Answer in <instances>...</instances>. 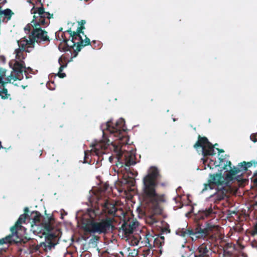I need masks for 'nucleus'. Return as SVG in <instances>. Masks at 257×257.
<instances>
[{
	"instance_id": "nucleus-49",
	"label": "nucleus",
	"mask_w": 257,
	"mask_h": 257,
	"mask_svg": "<svg viewBox=\"0 0 257 257\" xmlns=\"http://www.w3.org/2000/svg\"><path fill=\"white\" fill-rule=\"evenodd\" d=\"M53 237H54V235H52V234H50V235H49V238L50 239L53 238Z\"/></svg>"
},
{
	"instance_id": "nucleus-57",
	"label": "nucleus",
	"mask_w": 257,
	"mask_h": 257,
	"mask_svg": "<svg viewBox=\"0 0 257 257\" xmlns=\"http://www.w3.org/2000/svg\"><path fill=\"white\" fill-rule=\"evenodd\" d=\"M256 164H257V161L256 162Z\"/></svg>"
},
{
	"instance_id": "nucleus-37",
	"label": "nucleus",
	"mask_w": 257,
	"mask_h": 257,
	"mask_svg": "<svg viewBox=\"0 0 257 257\" xmlns=\"http://www.w3.org/2000/svg\"><path fill=\"white\" fill-rule=\"evenodd\" d=\"M47 87L50 90H54L55 88V84L53 82H49L47 84Z\"/></svg>"
},
{
	"instance_id": "nucleus-12",
	"label": "nucleus",
	"mask_w": 257,
	"mask_h": 257,
	"mask_svg": "<svg viewBox=\"0 0 257 257\" xmlns=\"http://www.w3.org/2000/svg\"><path fill=\"white\" fill-rule=\"evenodd\" d=\"M146 243L150 247L160 248L164 243V237L158 235L156 237L150 233H147L145 237Z\"/></svg>"
},
{
	"instance_id": "nucleus-52",
	"label": "nucleus",
	"mask_w": 257,
	"mask_h": 257,
	"mask_svg": "<svg viewBox=\"0 0 257 257\" xmlns=\"http://www.w3.org/2000/svg\"><path fill=\"white\" fill-rule=\"evenodd\" d=\"M130 173L131 174H132V175L133 176H135V173H134L132 172L131 171H130Z\"/></svg>"
},
{
	"instance_id": "nucleus-46",
	"label": "nucleus",
	"mask_w": 257,
	"mask_h": 257,
	"mask_svg": "<svg viewBox=\"0 0 257 257\" xmlns=\"http://www.w3.org/2000/svg\"><path fill=\"white\" fill-rule=\"evenodd\" d=\"M216 150L218 151V153L219 154L221 153H223L224 152L223 149H220L216 148Z\"/></svg>"
},
{
	"instance_id": "nucleus-13",
	"label": "nucleus",
	"mask_w": 257,
	"mask_h": 257,
	"mask_svg": "<svg viewBox=\"0 0 257 257\" xmlns=\"http://www.w3.org/2000/svg\"><path fill=\"white\" fill-rule=\"evenodd\" d=\"M229 188L227 186H217V191L213 195L210 196V198L215 203H218L221 200L227 197V194Z\"/></svg>"
},
{
	"instance_id": "nucleus-16",
	"label": "nucleus",
	"mask_w": 257,
	"mask_h": 257,
	"mask_svg": "<svg viewBox=\"0 0 257 257\" xmlns=\"http://www.w3.org/2000/svg\"><path fill=\"white\" fill-rule=\"evenodd\" d=\"M239 173V170L237 169V167H233V168L230 169L227 173L225 175L224 179L225 184H227L233 180H236L238 182H241L242 178L241 176H235Z\"/></svg>"
},
{
	"instance_id": "nucleus-54",
	"label": "nucleus",
	"mask_w": 257,
	"mask_h": 257,
	"mask_svg": "<svg viewBox=\"0 0 257 257\" xmlns=\"http://www.w3.org/2000/svg\"><path fill=\"white\" fill-rule=\"evenodd\" d=\"M219 160L220 161V162H223V159H222V158H219Z\"/></svg>"
},
{
	"instance_id": "nucleus-56",
	"label": "nucleus",
	"mask_w": 257,
	"mask_h": 257,
	"mask_svg": "<svg viewBox=\"0 0 257 257\" xmlns=\"http://www.w3.org/2000/svg\"><path fill=\"white\" fill-rule=\"evenodd\" d=\"M254 174H257V171L254 173Z\"/></svg>"
},
{
	"instance_id": "nucleus-15",
	"label": "nucleus",
	"mask_w": 257,
	"mask_h": 257,
	"mask_svg": "<svg viewBox=\"0 0 257 257\" xmlns=\"http://www.w3.org/2000/svg\"><path fill=\"white\" fill-rule=\"evenodd\" d=\"M211 254V245L203 243L197 248L195 257H210Z\"/></svg>"
},
{
	"instance_id": "nucleus-14",
	"label": "nucleus",
	"mask_w": 257,
	"mask_h": 257,
	"mask_svg": "<svg viewBox=\"0 0 257 257\" xmlns=\"http://www.w3.org/2000/svg\"><path fill=\"white\" fill-rule=\"evenodd\" d=\"M109 143L101 141L94 145L93 149L91 150L90 153L98 157L106 153V150Z\"/></svg>"
},
{
	"instance_id": "nucleus-22",
	"label": "nucleus",
	"mask_w": 257,
	"mask_h": 257,
	"mask_svg": "<svg viewBox=\"0 0 257 257\" xmlns=\"http://www.w3.org/2000/svg\"><path fill=\"white\" fill-rule=\"evenodd\" d=\"M124 164L126 166H130L134 165L136 164V156L130 152H126L124 154Z\"/></svg>"
},
{
	"instance_id": "nucleus-30",
	"label": "nucleus",
	"mask_w": 257,
	"mask_h": 257,
	"mask_svg": "<svg viewBox=\"0 0 257 257\" xmlns=\"http://www.w3.org/2000/svg\"><path fill=\"white\" fill-rule=\"evenodd\" d=\"M237 169L239 170V172L241 171L245 172L247 170V167L245 165H244L243 162L239 163L237 165Z\"/></svg>"
},
{
	"instance_id": "nucleus-42",
	"label": "nucleus",
	"mask_w": 257,
	"mask_h": 257,
	"mask_svg": "<svg viewBox=\"0 0 257 257\" xmlns=\"http://www.w3.org/2000/svg\"><path fill=\"white\" fill-rule=\"evenodd\" d=\"M57 75L61 78H63L65 77H66V74L65 73H62V71H59V72Z\"/></svg>"
},
{
	"instance_id": "nucleus-43",
	"label": "nucleus",
	"mask_w": 257,
	"mask_h": 257,
	"mask_svg": "<svg viewBox=\"0 0 257 257\" xmlns=\"http://www.w3.org/2000/svg\"><path fill=\"white\" fill-rule=\"evenodd\" d=\"M88 153L86 152H85V155H84V163H88Z\"/></svg>"
},
{
	"instance_id": "nucleus-31",
	"label": "nucleus",
	"mask_w": 257,
	"mask_h": 257,
	"mask_svg": "<svg viewBox=\"0 0 257 257\" xmlns=\"http://www.w3.org/2000/svg\"><path fill=\"white\" fill-rule=\"evenodd\" d=\"M128 225H130L131 227H132L133 229L134 230L138 225V222L135 221L134 219L128 220L126 221Z\"/></svg>"
},
{
	"instance_id": "nucleus-34",
	"label": "nucleus",
	"mask_w": 257,
	"mask_h": 257,
	"mask_svg": "<svg viewBox=\"0 0 257 257\" xmlns=\"http://www.w3.org/2000/svg\"><path fill=\"white\" fill-rule=\"evenodd\" d=\"M249 139L254 143L257 142V132L251 134L250 135Z\"/></svg>"
},
{
	"instance_id": "nucleus-4",
	"label": "nucleus",
	"mask_w": 257,
	"mask_h": 257,
	"mask_svg": "<svg viewBox=\"0 0 257 257\" xmlns=\"http://www.w3.org/2000/svg\"><path fill=\"white\" fill-rule=\"evenodd\" d=\"M81 227L86 232L99 234L107 233L114 228L112 224V219L109 217L103 219L99 222L95 221L92 217L89 218H83Z\"/></svg>"
},
{
	"instance_id": "nucleus-38",
	"label": "nucleus",
	"mask_w": 257,
	"mask_h": 257,
	"mask_svg": "<svg viewBox=\"0 0 257 257\" xmlns=\"http://www.w3.org/2000/svg\"><path fill=\"white\" fill-rule=\"evenodd\" d=\"M138 254V251L136 250L135 249H134L133 251L129 253V254L127 257H135V256L137 255Z\"/></svg>"
},
{
	"instance_id": "nucleus-28",
	"label": "nucleus",
	"mask_w": 257,
	"mask_h": 257,
	"mask_svg": "<svg viewBox=\"0 0 257 257\" xmlns=\"http://www.w3.org/2000/svg\"><path fill=\"white\" fill-rule=\"evenodd\" d=\"M1 14H4L8 19L10 20L12 15L13 14V13L10 9H7L3 11H1L0 15Z\"/></svg>"
},
{
	"instance_id": "nucleus-7",
	"label": "nucleus",
	"mask_w": 257,
	"mask_h": 257,
	"mask_svg": "<svg viewBox=\"0 0 257 257\" xmlns=\"http://www.w3.org/2000/svg\"><path fill=\"white\" fill-rule=\"evenodd\" d=\"M125 121L123 118L119 119L113 125L112 121L110 120L106 123L101 124V128L103 133V137L109 134L110 137L113 135L117 139L121 140L123 137L122 134L125 131Z\"/></svg>"
},
{
	"instance_id": "nucleus-23",
	"label": "nucleus",
	"mask_w": 257,
	"mask_h": 257,
	"mask_svg": "<svg viewBox=\"0 0 257 257\" xmlns=\"http://www.w3.org/2000/svg\"><path fill=\"white\" fill-rule=\"evenodd\" d=\"M54 220L53 217L47 216L43 218L42 224L44 229L47 231H50L53 229V226L51 224V221Z\"/></svg>"
},
{
	"instance_id": "nucleus-51",
	"label": "nucleus",
	"mask_w": 257,
	"mask_h": 257,
	"mask_svg": "<svg viewBox=\"0 0 257 257\" xmlns=\"http://www.w3.org/2000/svg\"><path fill=\"white\" fill-rule=\"evenodd\" d=\"M92 43L93 45H96V43H97V42L96 41H93L92 42Z\"/></svg>"
},
{
	"instance_id": "nucleus-5",
	"label": "nucleus",
	"mask_w": 257,
	"mask_h": 257,
	"mask_svg": "<svg viewBox=\"0 0 257 257\" xmlns=\"http://www.w3.org/2000/svg\"><path fill=\"white\" fill-rule=\"evenodd\" d=\"M84 29H85L84 26H80L76 31H72L71 28L66 30L70 35L69 37L71 39V42L74 43L72 44V46L76 45L74 52L72 53V58L76 57L83 47L91 44L90 39L84 35L83 31Z\"/></svg>"
},
{
	"instance_id": "nucleus-55",
	"label": "nucleus",
	"mask_w": 257,
	"mask_h": 257,
	"mask_svg": "<svg viewBox=\"0 0 257 257\" xmlns=\"http://www.w3.org/2000/svg\"><path fill=\"white\" fill-rule=\"evenodd\" d=\"M109 159L110 161H111V159H111V157H110Z\"/></svg>"
},
{
	"instance_id": "nucleus-17",
	"label": "nucleus",
	"mask_w": 257,
	"mask_h": 257,
	"mask_svg": "<svg viewBox=\"0 0 257 257\" xmlns=\"http://www.w3.org/2000/svg\"><path fill=\"white\" fill-rule=\"evenodd\" d=\"M101 206L102 212L109 215L114 216L117 210L115 204L108 200H106Z\"/></svg>"
},
{
	"instance_id": "nucleus-41",
	"label": "nucleus",
	"mask_w": 257,
	"mask_h": 257,
	"mask_svg": "<svg viewBox=\"0 0 257 257\" xmlns=\"http://www.w3.org/2000/svg\"><path fill=\"white\" fill-rule=\"evenodd\" d=\"M150 250L147 249L146 250H144L142 254H140V257H146L150 252Z\"/></svg>"
},
{
	"instance_id": "nucleus-8",
	"label": "nucleus",
	"mask_w": 257,
	"mask_h": 257,
	"mask_svg": "<svg viewBox=\"0 0 257 257\" xmlns=\"http://www.w3.org/2000/svg\"><path fill=\"white\" fill-rule=\"evenodd\" d=\"M217 144L213 145L205 137L198 136V140L193 145V147L197 150L198 148H201L202 154L204 157L213 156L215 154L214 151L215 146H217Z\"/></svg>"
},
{
	"instance_id": "nucleus-6",
	"label": "nucleus",
	"mask_w": 257,
	"mask_h": 257,
	"mask_svg": "<svg viewBox=\"0 0 257 257\" xmlns=\"http://www.w3.org/2000/svg\"><path fill=\"white\" fill-rule=\"evenodd\" d=\"M24 65V62L21 63L16 62L11 75L7 77L5 81L2 80L3 84L0 83V85L3 87L2 90H0V96L2 99H8L10 96V94L8 93L7 89L5 87V84L6 83H11L12 80L13 81H15L17 80H21L23 78V71L25 68ZM3 78H4V77ZM3 79V78H2V80Z\"/></svg>"
},
{
	"instance_id": "nucleus-19",
	"label": "nucleus",
	"mask_w": 257,
	"mask_h": 257,
	"mask_svg": "<svg viewBox=\"0 0 257 257\" xmlns=\"http://www.w3.org/2000/svg\"><path fill=\"white\" fill-rule=\"evenodd\" d=\"M27 216L28 214L26 213L21 214L15 224L11 228V232L18 234V230L22 227V224L25 222Z\"/></svg>"
},
{
	"instance_id": "nucleus-24",
	"label": "nucleus",
	"mask_w": 257,
	"mask_h": 257,
	"mask_svg": "<svg viewBox=\"0 0 257 257\" xmlns=\"http://www.w3.org/2000/svg\"><path fill=\"white\" fill-rule=\"evenodd\" d=\"M120 230H121L126 236L130 235L131 234L133 233L134 231L132 227L128 225L127 222L125 221H124L121 225Z\"/></svg>"
},
{
	"instance_id": "nucleus-48",
	"label": "nucleus",
	"mask_w": 257,
	"mask_h": 257,
	"mask_svg": "<svg viewBox=\"0 0 257 257\" xmlns=\"http://www.w3.org/2000/svg\"><path fill=\"white\" fill-rule=\"evenodd\" d=\"M62 30H63V28H61L59 29V31L58 32H57L56 33H59V34H60L61 33L60 32L62 31Z\"/></svg>"
},
{
	"instance_id": "nucleus-50",
	"label": "nucleus",
	"mask_w": 257,
	"mask_h": 257,
	"mask_svg": "<svg viewBox=\"0 0 257 257\" xmlns=\"http://www.w3.org/2000/svg\"><path fill=\"white\" fill-rule=\"evenodd\" d=\"M1 148L3 149L4 147L2 146L1 142L0 141V149H1ZM4 149H6V148H4Z\"/></svg>"
},
{
	"instance_id": "nucleus-3",
	"label": "nucleus",
	"mask_w": 257,
	"mask_h": 257,
	"mask_svg": "<svg viewBox=\"0 0 257 257\" xmlns=\"http://www.w3.org/2000/svg\"><path fill=\"white\" fill-rule=\"evenodd\" d=\"M219 226L212 224L210 222H206L205 225L198 226L194 229L190 228H178L176 230V234L184 238L190 237L192 240L202 239L213 240L214 238L215 232L218 230Z\"/></svg>"
},
{
	"instance_id": "nucleus-18",
	"label": "nucleus",
	"mask_w": 257,
	"mask_h": 257,
	"mask_svg": "<svg viewBox=\"0 0 257 257\" xmlns=\"http://www.w3.org/2000/svg\"><path fill=\"white\" fill-rule=\"evenodd\" d=\"M30 39L28 40L26 38H23L20 40L18 41V44L19 46V49L25 51L27 52H30L31 51L29 50L30 48H33L35 46L34 44H31Z\"/></svg>"
},
{
	"instance_id": "nucleus-35",
	"label": "nucleus",
	"mask_w": 257,
	"mask_h": 257,
	"mask_svg": "<svg viewBox=\"0 0 257 257\" xmlns=\"http://www.w3.org/2000/svg\"><path fill=\"white\" fill-rule=\"evenodd\" d=\"M6 70L0 68V83H2L3 84V82L2 81V78L3 77L6 76Z\"/></svg>"
},
{
	"instance_id": "nucleus-47",
	"label": "nucleus",
	"mask_w": 257,
	"mask_h": 257,
	"mask_svg": "<svg viewBox=\"0 0 257 257\" xmlns=\"http://www.w3.org/2000/svg\"><path fill=\"white\" fill-rule=\"evenodd\" d=\"M29 208L28 207H26L25 209H24V212L25 213H26L27 214V213L29 212Z\"/></svg>"
},
{
	"instance_id": "nucleus-20",
	"label": "nucleus",
	"mask_w": 257,
	"mask_h": 257,
	"mask_svg": "<svg viewBox=\"0 0 257 257\" xmlns=\"http://www.w3.org/2000/svg\"><path fill=\"white\" fill-rule=\"evenodd\" d=\"M216 214V212L214 211L210 206L207 209L200 211L198 215V218L199 219H205L208 217H212Z\"/></svg>"
},
{
	"instance_id": "nucleus-39",
	"label": "nucleus",
	"mask_w": 257,
	"mask_h": 257,
	"mask_svg": "<svg viewBox=\"0 0 257 257\" xmlns=\"http://www.w3.org/2000/svg\"><path fill=\"white\" fill-rule=\"evenodd\" d=\"M46 248L49 247L50 249L52 247H54L55 246V243H54L52 241L50 240L47 242V243H46Z\"/></svg>"
},
{
	"instance_id": "nucleus-27",
	"label": "nucleus",
	"mask_w": 257,
	"mask_h": 257,
	"mask_svg": "<svg viewBox=\"0 0 257 257\" xmlns=\"http://www.w3.org/2000/svg\"><path fill=\"white\" fill-rule=\"evenodd\" d=\"M66 58L65 57L61 56L59 58L58 62L60 65L59 67V71H62L65 67L67 66V63H66Z\"/></svg>"
},
{
	"instance_id": "nucleus-25",
	"label": "nucleus",
	"mask_w": 257,
	"mask_h": 257,
	"mask_svg": "<svg viewBox=\"0 0 257 257\" xmlns=\"http://www.w3.org/2000/svg\"><path fill=\"white\" fill-rule=\"evenodd\" d=\"M122 183L128 184L131 186H134L135 185L136 181L133 176H130L128 174H124Z\"/></svg>"
},
{
	"instance_id": "nucleus-58",
	"label": "nucleus",
	"mask_w": 257,
	"mask_h": 257,
	"mask_svg": "<svg viewBox=\"0 0 257 257\" xmlns=\"http://www.w3.org/2000/svg\"><path fill=\"white\" fill-rule=\"evenodd\" d=\"M2 257H3V256Z\"/></svg>"
},
{
	"instance_id": "nucleus-29",
	"label": "nucleus",
	"mask_w": 257,
	"mask_h": 257,
	"mask_svg": "<svg viewBox=\"0 0 257 257\" xmlns=\"http://www.w3.org/2000/svg\"><path fill=\"white\" fill-rule=\"evenodd\" d=\"M24 51H23V50L19 48L16 49L15 53L16 58L19 60L24 59V57L23 56V52Z\"/></svg>"
},
{
	"instance_id": "nucleus-32",
	"label": "nucleus",
	"mask_w": 257,
	"mask_h": 257,
	"mask_svg": "<svg viewBox=\"0 0 257 257\" xmlns=\"http://www.w3.org/2000/svg\"><path fill=\"white\" fill-rule=\"evenodd\" d=\"M243 163L244 164V165H246L247 169H248V168L251 167L253 165H255V164H256V161H251L250 162H247L245 161H243Z\"/></svg>"
},
{
	"instance_id": "nucleus-36",
	"label": "nucleus",
	"mask_w": 257,
	"mask_h": 257,
	"mask_svg": "<svg viewBox=\"0 0 257 257\" xmlns=\"http://www.w3.org/2000/svg\"><path fill=\"white\" fill-rule=\"evenodd\" d=\"M114 151L116 152H118V155L119 156V158H122L123 157V154L122 153L121 150L119 149L117 147H114Z\"/></svg>"
},
{
	"instance_id": "nucleus-40",
	"label": "nucleus",
	"mask_w": 257,
	"mask_h": 257,
	"mask_svg": "<svg viewBox=\"0 0 257 257\" xmlns=\"http://www.w3.org/2000/svg\"><path fill=\"white\" fill-rule=\"evenodd\" d=\"M227 166H228V167L230 168V169L232 168L231 167V162L230 161H227V162H226V164H225V165H224V166H223V169L224 170H226V169H227Z\"/></svg>"
},
{
	"instance_id": "nucleus-21",
	"label": "nucleus",
	"mask_w": 257,
	"mask_h": 257,
	"mask_svg": "<svg viewBox=\"0 0 257 257\" xmlns=\"http://www.w3.org/2000/svg\"><path fill=\"white\" fill-rule=\"evenodd\" d=\"M43 247L44 249H46V243L41 242L39 244L33 243L29 245V251L31 253H39L41 252L40 248Z\"/></svg>"
},
{
	"instance_id": "nucleus-10",
	"label": "nucleus",
	"mask_w": 257,
	"mask_h": 257,
	"mask_svg": "<svg viewBox=\"0 0 257 257\" xmlns=\"http://www.w3.org/2000/svg\"><path fill=\"white\" fill-rule=\"evenodd\" d=\"M17 239V234L13 232L5 237L0 239V257L3 255V252L6 251L10 244L19 242Z\"/></svg>"
},
{
	"instance_id": "nucleus-1",
	"label": "nucleus",
	"mask_w": 257,
	"mask_h": 257,
	"mask_svg": "<svg viewBox=\"0 0 257 257\" xmlns=\"http://www.w3.org/2000/svg\"><path fill=\"white\" fill-rule=\"evenodd\" d=\"M159 176L158 169L151 167L148 174L143 180L142 198L146 205V208L151 213L146 217V221L150 225H154L158 222V220L156 215L162 214V208L161 203L165 202V195L158 194L156 190Z\"/></svg>"
},
{
	"instance_id": "nucleus-45",
	"label": "nucleus",
	"mask_w": 257,
	"mask_h": 257,
	"mask_svg": "<svg viewBox=\"0 0 257 257\" xmlns=\"http://www.w3.org/2000/svg\"><path fill=\"white\" fill-rule=\"evenodd\" d=\"M85 23L86 21L85 20H81L80 22H79V24L80 26H84Z\"/></svg>"
},
{
	"instance_id": "nucleus-53",
	"label": "nucleus",
	"mask_w": 257,
	"mask_h": 257,
	"mask_svg": "<svg viewBox=\"0 0 257 257\" xmlns=\"http://www.w3.org/2000/svg\"><path fill=\"white\" fill-rule=\"evenodd\" d=\"M28 2L31 3V4H32L33 5H34L32 2H31V0H29L28 1Z\"/></svg>"
},
{
	"instance_id": "nucleus-33",
	"label": "nucleus",
	"mask_w": 257,
	"mask_h": 257,
	"mask_svg": "<svg viewBox=\"0 0 257 257\" xmlns=\"http://www.w3.org/2000/svg\"><path fill=\"white\" fill-rule=\"evenodd\" d=\"M170 232V229H169V226L168 224H166V225L164 227H163L161 229V233H168Z\"/></svg>"
},
{
	"instance_id": "nucleus-9",
	"label": "nucleus",
	"mask_w": 257,
	"mask_h": 257,
	"mask_svg": "<svg viewBox=\"0 0 257 257\" xmlns=\"http://www.w3.org/2000/svg\"><path fill=\"white\" fill-rule=\"evenodd\" d=\"M68 33L65 31L62 33H56V38L57 40H62V42L59 44L58 46L59 50L61 52H66L70 51L71 49H73V52L76 48V46H72V43L71 40L69 43L68 42L70 39H67L65 36V33ZM69 38H70L69 37Z\"/></svg>"
},
{
	"instance_id": "nucleus-26",
	"label": "nucleus",
	"mask_w": 257,
	"mask_h": 257,
	"mask_svg": "<svg viewBox=\"0 0 257 257\" xmlns=\"http://www.w3.org/2000/svg\"><path fill=\"white\" fill-rule=\"evenodd\" d=\"M32 215L33 216V221L34 223H40L42 218V216L40 212L35 211L32 212Z\"/></svg>"
},
{
	"instance_id": "nucleus-2",
	"label": "nucleus",
	"mask_w": 257,
	"mask_h": 257,
	"mask_svg": "<svg viewBox=\"0 0 257 257\" xmlns=\"http://www.w3.org/2000/svg\"><path fill=\"white\" fill-rule=\"evenodd\" d=\"M31 13L34 14L31 22L32 24H28L24 29L25 31L29 32L32 28H33V31L29 36L30 42L34 45L35 43L39 44H49L50 39L48 35V32L43 30L42 27L45 28L50 24V19L53 18V15L45 12L43 7L35 8L34 6L31 9Z\"/></svg>"
},
{
	"instance_id": "nucleus-44",
	"label": "nucleus",
	"mask_w": 257,
	"mask_h": 257,
	"mask_svg": "<svg viewBox=\"0 0 257 257\" xmlns=\"http://www.w3.org/2000/svg\"><path fill=\"white\" fill-rule=\"evenodd\" d=\"M253 176L255 177V178L253 180V183L255 185H257V174H254Z\"/></svg>"
},
{
	"instance_id": "nucleus-11",
	"label": "nucleus",
	"mask_w": 257,
	"mask_h": 257,
	"mask_svg": "<svg viewBox=\"0 0 257 257\" xmlns=\"http://www.w3.org/2000/svg\"><path fill=\"white\" fill-rule=\"evenodd\" d=\"M225 179L221 173H216L210 175V179L208 181V183L204 184V188L202 191H206L208 188L212 189V185H217L218 186L225 184Z\"/></svg>"
}]
</instances>
